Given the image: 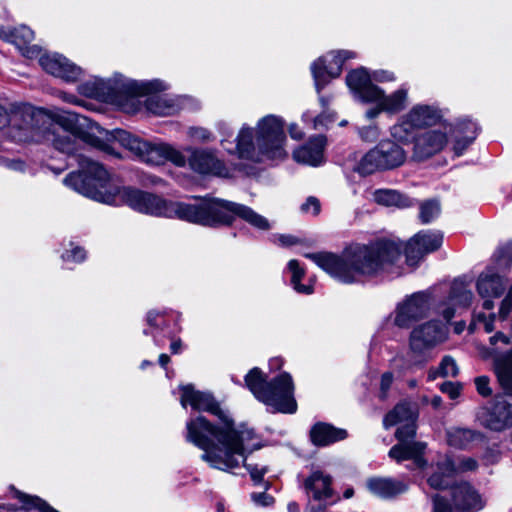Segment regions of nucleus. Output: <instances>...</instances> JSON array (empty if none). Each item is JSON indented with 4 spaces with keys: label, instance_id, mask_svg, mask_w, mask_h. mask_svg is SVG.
<instances>
[{
    "label": "nucleus",
    "instance_id": "nucleus-23",
    "mask_svg": "<svg viewBox=\"0 0 512 512\" xmlns=\"http://www.w3.org/2000/svg\"><path fill=\"white\" fill-rule=\"evenodd\" d=\"M449 131L454 136V153L456 156H461L477 138L480 127L476 122L465 117L458 119Z\"/></svg>",
    "mask_w": 512,
    "mask_h": 512
},
{
    "label": "nucleus",
    "instance_id": "nucleus-48",
    "mask_svg": "<svg viewBox=\"0 0 512 512\" xmlns=\"http://www.w3.org/2000/svg\"><path fill=\"white\" fill-rule=\"evenodd\" d=\"M86 258V251L84 248L80 246H75L71 250H66L62 254V259L64 261H75V262H82Z\"/></svg>",
    "mask_w": 512,
    "mask_h": 512
},
{
    "label": "nucleus",
    "instance_id": "nucleus-36",
    "mask_svg": "<svg viewBox=\"0 0 512 512\" xmlns=\"http://www.w3.org/2000/svg\"><path fill=\"white\" fill-rule=\"evenodd\" d=\"M407 89L400 88L393 92L391 95H383L377 100L382 104V109L386 113L396 114L402 111L406 106Z\"/></svg>",
    "mask_w": 512,
    "mask_h": 512
},
{
    "label": "nucleus",
    "instance_id": "nucleus-46",
    "mask_svg": "<svg viewBox=\"0 0 512 512\" xmlns=\"http://www.w3.org/2000/svg\"><path fill=\"white\" fill-rule=\"evenodd\" d=\"M497 262L499 266L503 267H509L512 264V242H508L498 249Z\"/></svg>",
    "mask_w": 512,
    "mask_h": 512
},
{
    "label": "nucleus",
    "instance_id": "nucleus-47",
    "mask_svg": "<svg viewBox=\"0 0 512 512\" xmlns=\"http://www.w3.org/2000/svg\"><path fill=\"white\" fill-rule=\"evenodd\" d=\"M358 134L365 142H375L380 136V130L376 124H371L359 128Z\"/></svg>",
    "mask_w": 512,
    "mask_h": 512
},
{
    "label": "nucleus",
    "instance_id": "nucleus-55",
    "mask_svg": "<svg viewBox=\"0 0 512 512\" xmlns=\"http://www.w3.org/2000/svg\"><path fill=\"white\" fill-rule=\"evenodd\" d=\"M393 379H394V377L391 372H385L382 374L381 381H380V388L383 393H386L390 389V387L393 383Z\"/></svg>",
    "mask_w": 512,
    "mask_h": 512
},
{
    "label": "nucleus",
    "instance_id": "nucleus-14",
    "mask_svg": "<svg viewBox=\"0 0 512 512\" xmlns=\"http://www.w3.org/2000/svg\"><path fill=\"white\" fill-rule=\"evenodd\" d=\"M443 243V233L439 230H422L405 245L404 253L408 264L418 263L425 255L437 251Z\"/></svg>",
    "mask_w": 512,
    "mask_h": 512
},
{
    "label": "nucleus",
    "instance_id": "nucleus-52",
    "mask_svg": "<svg viewBox=\"0 0 512 512\" xmlns=\"http://www.w3.org/2000/svg\"><path fill=\"white\" fill-rule=\"evenodd\" d=\"M312 209L313 215H318L320 213L321 205L318 198L314 196H309L306 201L301 205V211L303 213H309Z\"/></svg>",
    "mask_w": 512,
    "mask_h": 512
},
{
    "label": "nucleus",
    "instance_id": "nucleus-58",
    "mask_svg": "<svg viewBox=\"0 0 512 512\" xmlns=\"http://www.w3.org/2000/svg\"><path fill=\"white\" fill-rule=\"evenodd\" d=\"M373 103H377V107L368 109L365 114L369 120L376 118L381 112H384L380 101H374Z\"/></svg>",
    "mask_w": 512,
    "mask_h": 512
},
{
    "label": "nucleus",
    "instance_id": "nucleus-24",
    "mask_svg": "<svg viewBox=\"0 0 512 512\" xmlns=\"http://www.w3.org/2000/svg\"><path fill=\"white\" fill-rule=\"evenodd\" d=\"M366 487L371 494L384 500L394 499L408 490L406 482L391 477H371L367 479Z\"/></svg>",
    "mask_w": 512,
    "mask_h": 512
},
{
    "label": "nucleus",
    "instance_id": "nucleus-32",
    "mask_svg": "<svg viewBox=\"0 0 512 512\" xmlns=\"http://www.w3.org/2000/svg\"><path fill=\"white\" fill-rule=\"evenodd\" d=\"M426 449L424 442L404 443L399 442L389 450V457L397 462L404 460H418Z\"/></svg>",
    "mask_w": 512,
    "mask_h": 512
},
{
    "label": "nucleus",
    "instance_id": "nucleus-6",
    "mask_svg": "<svg viewBox=\"0 0 512 512\" xmlns=\"http://www.w3.org/2000/svg\"><path fill=\"white\" fill-rule=\"evenodd\" d=\"M163 88V84L158 79L136 81L115 75L112 79L94 78L81 83L78 86V92L85 97L102 99L122 106L129 102L132 96Z\"/></svg>",
    "mask_w": 512,
    "mask_h": 512
},
{
    "label": "nucleus",
    "instance_id": "nucleus-3",
    "mask_svg": "<svg viewBox=\"0 0 512 512\" xmlns=\"http://www.w3.org/2000/svg\"><path fill=\"white\" fill-rule=\"evenodd\" d=\"M401 253V244L379 239L367 245H350L340 255L324 251L306 253L304 256L339 282L352 284L384 271L386 266L400 258Z\"/></svg>",
    "mask_w": 512,
    "mask_h": 512
},
{
    "label": "nucleus",
    "instance_id": "nucleus-41",
    "mask_svg": "<svg viewBox=\"0 0 512 512\" xmlns=\"http://www.w3.org/2000/svg\"><path fill=\"white\" fill-rule=\"evenodd\" d=\"M288 269L292 273L291 284L293 288L301 294H312L314 289L312 285H303L300 283L303 278L305 271L300 267L299 262L295 259H292L288 262Z\"/></svg>",
    "mask_w": 512,
    "mask_h": 512
},
{
    "label": "nucleus",
    "instance_id": "nucleus-9",
    "mask_svg": "<svg viewBox=\"0 0 512 512\" xmlns=\"http://www.w3.org/2000/svg\"><path fill=\"white\" fill-rule=\"evenodd\" d=\"M285 141L284 121L280 117L267 115L259 120L256 144L261 156L269 160L284 159L287 156Z\"/></svg>",
    "mask_w": 512,
    "mask_h": 512
},
{
    "label": "nucleus",
    "instance_id": "nucleus-4",
    "mask_svg": "<svg viewBox=\"0 0 512 512\" xmlns=\"http://www.w3.org/2000/svg\"><path fill=\"white\" fill-rule=\"evenodd\" d=\"M489 342L491 347L488 350V356L492 360L497 381L505 395L511 398L510 400L498 398L491 408L479 415V420L490 430L502 431L512 426V346L506 351L498 347L499 342L504 345H509L511 342L510 337L502 332L491 336Z\"/></svg>",
    "mask_w": 512,
    "mask_h": 512
},
{
    "label": "nucleus",
    "instance_id": "nucleus-2",
    "mask_svg": "<svg viewBox=\"0 0 512 512\" xmlns=\"http://www.w3.org/2000/svg\"><path fill=\"white\" fill-rule=\"evenodd\" d=\"M218 420L219 424H214L202 415L189 418L185 439L204 451L203 461L213 468L229 471L239 467L236 456L243 457L246 443L257 439V435L244 424L236 427L233 418Z\"/></svg>",
    "mask_w": 512,
    "mask_h": 512
},
{
    "label": "nucleus",
    "instance_id": "nucleus-31",
    "mask_svg": "<svg viewBox=\"0 0 512 512\" xmlns=\"http://www.w3.org/2000/svg\"><path fill=\"white\" fill-rule=\"evenodd\" d=\"M409 117L419 129L434 126L442 119L441 111L431 105L414 106L409 111Z\"/></svg>",
    "mask_w": 512,
    "mask_h": 512
},
{
    "label": "nucleus",
    "instance_id": "nucleus-39",
    "mask_svg": "<svg viewBox=\"0 0 512 512\" xmlns=\"http://www.w3.org/2000/svg\"><path fill=\"white\" fill-rule=\"evenodd\" d=\"M476 437L475 431L465 428H455L447 432L448 444L457 449H465Z\"/></svg>",
    "mask_w": 512,
    "mask_h": 512
},
{
    "label": "nucleus",
    "instance_id": "nucleus-10",
    "mask_svg": "<svg viewBox=\"0 0 512 512\" xmlns=\"http://www.w3.org/2000/svg\"><path fill=\"white\" fill-rule=\"evenodd\" d=\"M448 336L447 327L437 320H430L415 327L409 336V348L413 355L427 361L428 353Z\"/></svg>",
    "mask_w": 512,
    "mask_h": 512
},
{
    "label": "nucleus",
    "instance_id": "nucleus-13",
    "mask_svg": "<svg viewBox=\"0 0 512 512\" xmlns=\"http://www.w3.org/2000/svg\"><path fill=\"white\" fill-rule=\"evenodd\" d=\"M429 310V296L424 292H416L397 305L394 324L399 328H410L425 318Z\"/></svg>",
    "mask_w": 512,
    "mask_h": 512
},
{
    "label": "nucleus",
    "instance_id": "nucleus-38",
    "mask_svg": "<svg viewBox=\"0 0 512 512\" xmlns=\"http://www.w3.org/2000/svg\"><path fill=\"white\" fill-rule=\"evenodd\" d=\"M473 298L472 292L467 289L463 281L454 280L451 285L448 300L454 306L468 307Z\"/></svg>",
    "mask_w": 512,
    "mask_h": 512
},
{
    "label": "nucleus",
    "instance_id": "nucleus-62",
    "mask_svg": "<svg viewBox=\"0 0 512 512\" xmlns=\"http://www.w3.org/2000/svg\"><path fill=\"white\" fill-rule=\"evenodd\" d=\"M289 134H290L291 138H293L295 140H300L304 136V133L299 129L297 124L290 125Z\"/></svg>",
    "mask_w": 512,
    "mask_h": 512
},
{
    "label": "nucleus",
    "instance_id": "nucleus-37",
    "mask_svg": "<svg viewBox=\"0 0 512 512\" xmlns=\"http://www.w3.org/2000/svg\"><path fill=\"white\" fill-rule=\"evenodd\" d=\"M459 374V367L455 359L450 355H445L438 367H432L428 371V380L434 381L438 377H456Z\"/></svg>",
    "mask_w": 512,
    "mask_h": 512
},
{
    "label": "nucleus",
    "instance_id": "nucleus-51",
    "mask_svg": "<svg viewBox=\"0 0 512 512\" xmlns=\"http://www.w3.org/2000/svg\"><path fill=\"white\" fill-rule=\"evenodd\" d=\"M512 311V285L509 287L507 295L502 300L500 309H499V316L501 319H506L507 316Z\"/></svg>",
    "mask_w": 512,
    "mask_h": 512
},
{
    "label": "nucleus",
    "instance_id": "nucleus-1",
    "mask_svg": "<svg viewBox=\"0 0 512 512\" xmlns=\"http://www.w3.org/2000/svg\"><path fill=\"white\" fill-rule=\"evenodd\" d=\"M25 129L20 141L51 143L56 150L75 159L79 169L70 172L63 183L85 197L112 206L127 205L137 212L152 216L177 218L211 228L230 226L238 217L255 229L264 231V216L244 204L210 196L197 198L196 203L176 202L131 186L110 185V175L104 166L78 152L82 141L54 124L42 110L36 109L33 122Z\"/></svg>",
    "mask_w": 512,
    "mask_h": 512
},
{
    "label": "nucleus",
    "instance_id": "nucleus-60",
    "mask_svg": "<svg viewBox=\"0 0 512 512\" xmlns=\"http://www.w3.org/2000/svg\"><path fill=\"white\" fill-rule=\"evenodd\" d=\"M143 334L146 336L151 335L153 337V340H154V343L156 346H159V347L164 346V341L159 338L158 334L156 333V331L153 328L150 327L149 329H144Z\"/></svg>",
    "mask_w": 512,
    "mask_h": 512
},
{
    "label": "nucleus",
    "instance_id": "nucleus-50",
    "mask_svg": "<svg viewBox=\"0 0 512 512\" xmlns=\"http://www.w3.org/2000/svg\"><path fill=\"white\" fill-rule=\"evenodd\" d=\"M489 384L490 379L487 376H479L475 378L477 392L483 397H488L492 394Z\"/></svg>",
    "mask_w": 512,
    "mask_h": 512
},
{
    "label": "nucleus",
    "instance_id": "nucleus-7",
    "mask_svg": "<svg viewBox=\"0 0 512 512\" xmlns=\"http://www.w3.org/2000/svg\"><path fill=\"white\" fill-rule=\"evenodd\" d=\"M112 137L124 148L132 152L137 159L150 166H160L171 162L177 167L186 166V155L170 144L164 142H152L132 135L130 132L115 129Z\"/></svg>",
    "mask_w": 512,
    "mask_h": 512
},
{
    "label": "nucleus",
    "instance_id": "nucleus-64",
    "mask_svg": "<svg viewBox=\"0 0 512 512\" xmlns=\"http://www.w3.org/2000/svg\"><path fill=\"white\" fill-rule=\"evenodd\" d=\"M194 136L201 138L202 140H209L210 132L203 128H198L195 130Z\"/></svg>",
    "mask_w": 512,
    "mask_h": 512
},
{
    "label": "nucleus",
    "instance_id": "nucleus-40",
    "mask_svg": "<svg viewBox=\"0 0 512 512\" xmlns=\"http://www.w3.org/2000/svg\"><path fill=\"white\" fill-rule=\"evenodd\" d=\"M417 129L414 121L409 117V112L391 128V135L400 142L414 141V130Z\"/></svg>",
    "mask_w": 512,
    "mask_h": 512
},
{
    "label": "nucleus",
    "instance_id": "nucleus-22",
    "mask_svg": "<svg viewBox=\"0 0 512 512\" xmlns=\"http://www.w3.org/2000/svg\"><path fill=\"white\" fill-rule=\"evenodd\" d=\"M332 482V477L329 474L315 470L303 480L301 487L309 501L322 503L333 497Z\"/></svg>",
    "mask_w": 512,
    "mask_h": 512
},
{
    "label": "nucleus",
    "instance_id": "nucleus-11",
    "mask_svg": "<svg viewBox=\"0 0 512 512\" xmlns=\"http://www.w3.org/2000/svg\"><path fill=\"white\" fill-rule=\"evenodd\" d=\"M355 53L349 50L331 52L318 58L311 65V72L317 93L332 79L340 76L346 60L354 58Z\"/></svg>",
    "mask_w": 512,
    "mask_h": 512
},
{
    "label": "nucleus",
    "instance_id": "nucleus-25",
    "mask_svg": "<svg viewBox=\"0 0 512 512\" xmlns=\"http://www.w3.org/2000/svg\"><path fill=\"white\" fill-rule=\"evenodd\" d=\"M327 139L323 135L311 137L302 147L294 151L293 157L298 163L319 166L324 161Z\"/></svg>",
    "mask_w": 512,
    "mask_h": 512
},
{
    "label": "nucleus",
    "instance_id": "nucleus-35",
    "mask_svg": "<svg viewBox=\"0 0 512 512\" xmlns=\"http://www.w3.org/2000/svg\"><path fill=\"white\" fill-rule=\"evenodd\" d=\"M374 200L376 203L384 206H395L397 208H407L414 205V200L405 194L396 190L380 189L375 191Z\"/></svg>",
    "mask_w": 512,
    "mask_h": 512
},
{
    "label": "nucleus",
    "instance_id": "nucleus-5",
    "mask_svg": "<svg viewBox=\"0 0 512 512\" xmlns=\"http://www.w3.org/2000/svg\"><path fill=\"white\" fill-rule=\"evenodd\" d=\"M245 386L259 401L275 413H295L297 404L293 397L294 384L289 373L283 372L267 381L265 374L258 367L252 368L245 376Z\"/></svg>",
    "mask_w": 512,
    "mask_h": 512
},
{
    "label": "nucleus",
    "instance_id": "nucleus-54",
    "mask_svg": "<svg viewBox=\"0 0 512 512\" xmlns=\"http://www.w3.org/2000/svg\"><path fill=\"white\" fill-rule=\"evenodd\" d=\"M496 315L491 313L488 317L484 313H479L477 316L478 321L484 323L485 331L491 333L494 330V321Z\"/></svg>",
    "mask_w": 512,
    "mask_h": 512
},
{
    "label": "nucleus",
    "instance_id": "nucleus-15",
    "mask_svg": "<svg viewBox=\"0 0 512 512\" xmlns=\"http://www.w3.org/2000/svg\"><path fill=\"white\" fill-rule=\"evenodd\" d=\"M36 109L28 104H13L10 111L0 104V130L9 125V135L16 141L21 142L20 137L26 132L25 128L33 122V115Z\"/></svg>",
    "mask_w": 512,
    "mask_h": 512
},
{
    "label": "nucleus",
    "instance_id": "nucleus-45",
    "mask_svg": "<svg viewBox=\"0 0 512 512\" xmlns=\"http://www.w3.org/2000/svg\"><path fill=\"white\" fill-rule=\"evenodd\" d=\"M431 512H455L451 502L443 495L434 494L431 497Z\"/></svg>",
    "mask_w": 512,
    "mask_h": 512
},
{
    "label": "nucleus",
    "instance_id": "nucleus-49",
    "mask_svg": "<svg viewBox=\"0 0 512 512\" xmlns=\"http://www.w3.org/2000/svg\"><path fill=\"white\" fill-rule=\"evenodd\" d=\"M440 390L451 399H456L461 393L462 385L458 382L445 381L440 385Z\"/></svg>",
    "mask_w": 512,
    "mask_h": 512
},
{
    "label": "nucleus",
    "instance_id": "nucleus-21",
    "mask_svg": "<svg viewBox=\"0 0 512 512\" xmlns=\"http://www.w3.org/2000/svg\"><path fill=\"white\" fill-rule=\"evenodd\" d=\"M448 141L447 134L439 130H429L414 138L413 158L424 161L441 152Z\"/></svg>",
    "mask_w": 512,
    "mask_h": 512
},
{
    "label": "nucleus",
    "instance_id": "nucleus-17",
    "mask_svg": "<svg viewBox=\"0 0 512 512\" xmlns=\"http://www.w3.org/2000/svg\"><path fill=\"white\" fill-rule=\"evenodd\" d=\"M450 500L455 512H480L486 506L482 495L468 482L451 486Z\"/></svg>",
    "mask_w": 512,
    "mask_h": 512
},
{
    "label": "nucleus",
    "instance_id": "nucleus-18",
    "mask_svg": "<svg viewBox=\"0 0 512 512\" xmlns=\"http://www.w3.org/2000/svg\"><path fill=\"white\" fill-rule=\"evenodd\" d=\"M39 64L49 74L59 77L66 82H76L83 75L80 66L70 62L59 53H44L39 55Z\"/></svg>",
    "mask_w": 512,
    "mask_h": 512
},
{
    "label": "nucleus",
    "instance_id": "nucleus-59",
    "mask_svg": "<svg viewBox=\"0 0 512 512\" xmlns=\"http://www.w3.org/2000/svg\"><path fill=\"white\" fill-rule=\"evenodd\" d=\"M477 461L473 458H465L461 461L460 468L464 471H473L477 468Z\"/></svg>",
    "mask_w": 512,
    "mask_h": 512
},
{
    "label": "nucleus",
    "instance_id": "nucleus-61",
    "mask_svg": "<svg viewBox=\"0 0 512 512\" xmlns=\"http://www.w3.org/2000/svg\"><path fill=\"white\" fill-rule=\"evenodd\" d=\"M440 314L444 318L446 322H449L455 315V308L453 306H446L442 310H440Z\"/></svg>",
    "mask_w": 512,
    "mask_h": 512
},
{
    "label": "nucleus",
    "instance_id": "nucleus-53",
    "mask_svg": "<svg viewBox=\"0 0 512 512\" xmlns=\"http://www.w3.org/2000/svg\"><path fill=\"white\" fill-rule=\"evenodd\" d=\"M252 501L259 506L262 507H268L271 506L274 503V497L267 494L266 492H260V493H252L251 494Z\"/></svg>",
    "mask_w": 512,
    "mask_h": 512
},
{
    "label": "nucleus",
    "instance_id": "nucleus-19",
    "mask_svg": "<svg viewBox=\"0 0 512 512\" xmlns=\"http://www.w3.org/2000/svg\"><path fill=\"white\" fill-rule=\"evenodd\" d=\"M346 84L364 103L377 101L383 95V89L372 83L371 76L364 67L350 71L346 76Z\"/></svg>",
    "mask_w": 512,
    "mask_h": 512
},
{
    "label": "nucleus",
    "instance_id": "nucleus-29",
    "mask_svg": "<svg viewBox=\"0 0 512 512\" xmlns=\"http://www.w3.org/2000/svg\"><path fill=\"white\" fill-rule=\"evenodd\" d=\"M9 37L27 58H37L41 53L38 45H31L34 40V32L26 25H21L9 32Z\"/></svg>",
    "mask_w": 512,
    "mask_h": 512
},
{
    "label": "nucleus",
    "instance_id": "nucleus-26",
    "mask_svg": "<svg viewBox=\"0 0 512 512\" xmlns=\"http://www.w3.org/2000/svg\"><path fill=\"white\" fill-rule=\"evenodd\" d=\"M310 441L314 446L326 447L348 437L346 429L337 428L327 422H316L309 432Z\"/></svg>",
    "mask_w": 512,
    "mask_h": 512
},
{
    "label": "nucleus",
    "instance_id": "nucleus-42",
    "mask_svg": "<svg viewBox=\"0 0 512 512\" xmlns=\"http://www.w3.org/2000/svg\"><path fill=\"white\" fill-rule=\"evenodd\" d=\"M146 323L149 327L153 328L158 336L163 334L167 338H172V334L167 331V321L164 312L150 310L146 315Z\"/></svg>",
    "mask_w": 512,
    "mask_h": 512
},
{
    "label": "nucleus",
    "instance_id": "nucleus-16",
    "mask_svg": "<svg viewBox=\"0 0 512 512\" xmlns=\"http://www.w3.org/2000/svg\"><path fill=\"white\" fill-rule=\"evenodd\" d=\"M184 151L189 154L186 156V164L188 163L194 172L201 175L218 177L229 176V169L223 161L217 158L212 150L187 147Z\"/></svg>",
    "mask_w": 512,
    "mask_h": 512
},
{
    "label": "nucleus",
    "instance_id": "nucleus-57",
    "mask_svg": "<svg viewBox=\"0 0 512 512\" xmlns=\"http://www.w3.org/2000/svg\"><path fill=\"white\" fill-rule=\"evenodd\" d=\"M279 243L284 247H290L298 243V239L292 235H279L278 237Z\"/></svg>",
    "mask_w": 512,
    "mask_h": 512
},
{
    "label": "nucleus",
    "instance_id": "nucleus-43",
    "mask_svg": "<svg viewBox=\"0 0 512 512\" xmlns=\"http://www.w3.org/2000/svg\"><path fill=\"white\" fill-rule=\"evenodd\" d=\"M440 214V205L435 200H428L420 205L419 218L421 223L428 224Z\"/></svg>",
    "mask_w": 512,
    "mask_h": 512
},
{
    "label": "nucleus",
    "instance_id": "nucleus-63",
    "mask_svg": "<svg viewBox=\"0 0 512 512\" xmlns=\"http://www.w3.org/2000/svg\"><path fill=\"white\" fill-rule=\"evenodd\" d=\"M5 163V165L11 169H22L23 162L21 161H6L0 156V164Z\"/></svg>",
    "mask_w": 512,
    "mask_h": 512
},
{
    "label": "nucleus",
    "instance_id": "nucleus-28",
    "mask_svg": "<svg viewBox=\"0 0 512 512\" xmlns=\"http://www.w3.org/2000/svg\"><path fill=\"white\" fill-rule=\"evenodd\" d=\"M476 287L482 298H498L505 290V282L503 277L489 268L479 275Z\"/></svg>",
    "mask_w": 512,
    "mask_h": 512
},
{
    "label": "nucleus",
    "instance_id": "nucleus-27",
    "mask_svg": "<svg viewBox=\"0 0 512 512\" xmlns=\"http://www.w3.org/2000/svg\"><path fill=\"white\" fill-rule=\"evenodd\" d=\"M456 473L454 461L450 457H445L436 464L435 471L428 477L427 483L435 490H445L453 483V477Z\"/></svg>",
    "mask_w": 512,
    "mask_h": 512
},
{
    "label": "nucleus",
    "instance_id": "nucleus-34",
    "mask_svg": "<svg viewBox=\"0 0 512 512\" xmlns=\"http://www.w3.org/2000/svg\"><path fill=\"white\" fill-rule=\"evenodd\" d=\"M259 448H260L259 443H254L252 441H249L248 443H246V449L244 450L243 457L236 456V459L238 461H239L238 458L242 459L243 466L247 469L254 485H257V486L262 485V486H264L265 490H268L270 488V483L264 481V476L268 472V468L266 466L259 468L258 465L246 463L247 453L250 454L254 450H257Z\"/></svg>",
    "mask_w": 512,
    "mask_h": 512
},
{
    "label": "nucleus",
    "instance_id": "nucleus-12",
    "mask_svg": "<svg viewBox=\"0 0 512 512\" xmlns=\"http://www.w3.org/2000/svg\"><path fill=\"white\" fill-rule=\"evenodd\" d=\"M180 390V403L183 408L190 405L193 410L207 412L218 419L232 418L228 410L221 408L212 393L196 390L192 384L181 386Z\"/></svg>",
    "mask_w": 512,
    "mask_h": 512
},
{
    "label": "nucleus",
    "instance_id": "nucleus-20",
    "mask_svg": "<svg viewBox=\"0 0 512 512\" xmlns=\"http://www.w3.org/2000/svg\"><path fill=\"white\" fill-rule=\"evenodd\" d=\"M254 136L253 129L247 125H243L235 138V144L227 138L222 139L221 144L228 153L235 154L240 159L261 162L264 157L261 156L257 149Z\"/></svg>",
    "mask_w": 512,
    "mask_h": 512
},
{
    "label": "nucleus",
    "instance_id": "nucleus-8",
    "mask_svg": "<svg viewBox=\"0 0 512 512\" xmlns=\"http://www.w3.org/2000/svg\"><path fill=\"white\" fill-rule=\"evenodd\" d=\"M406 160L405 150L392 140H382L365 153L353 167L360 176L400 167Z\"/></svg>",
    "mask_w": 512,
    "mask_h": 512
},
{
    "label": "nucleus",
    "instance_id": "nucleus-30",
    "mask_svg": "<svg viewBox=\"0 0 512 512\" xmlns=\"http://www.w3.org/2000/svg\"><path fill=\"white\" fill-rule=\"evenodd\" d=\"M417 418L418 412L415 406L408 402H400L385 415L383 425L388 429L397 424L417 421Z\"/></svg>",
    "mask_w": 512,
    "mask_h": 512
},
{
    "label": "nucleus",
    "instance_id": "nucleus-56",
    "mask_svg": "<svg viewBox=\"0 0 512 512\" xmlns=\"http://www.w3.org/2000/svg\"><path fill=\"white\" fill-rule=\"evenodd\" d=\"M373 78L378 82H388L395 80L394 74L392 72L385 70L375 71L373 74Z\"/></svg>",
    "mask_w": 512,
    "mask_h": 512
},
{
    "label": "nucleus",
    "instance_id": "nucleus-33",
    "mask_svg": "<svg viewBox=\"0 0 512 512\" xmlns=\"http://www.w3.org/2000/svg\"><path fill=\"white\" fill-rule=\"evenodd\" d=\"M159 81L163 84V89L153 90L147 93L139 94V96L148 95L145 101V106L149 112L158 116H166L174 110V106L168 100L164 99L162 96L157 94V92L166 89L165 83L161 80ZM136 97H138V95L130 97L129 101L133 100Z\"/></svg>",
    "mask_w": 512,
    "mask_h": 512
},
{
    "label": "nucleus",
    "instance_id": "nucleus-44",
    "mask_svg": "<svg viewBox=\"0 0 512 512\" xmlns=\"http://www.w3.org/2000/svg\"><path fill=\"white\" fill-rule=\"evenodd\" d=\"M416 429V421L402 423L395 432V438L398 440V442H415L414 438L416 436Z\"/></svg>",
    "mask_w": 512,
    "mask_h": 512
}]
</instances>
